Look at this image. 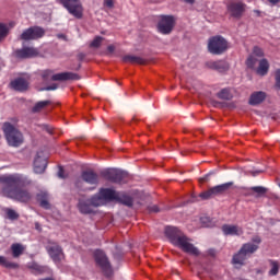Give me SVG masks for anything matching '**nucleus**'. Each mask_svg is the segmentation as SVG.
<instances>
[{"mask_svg":"<svg viewBox=\"0 0 280 280\" xmlns=\"http://www.w3.org/2000/svg\"><path fill=\"white\" fill-rule=\"evenodd\" d=\"M0 185H2L1 194L4 198H10L18 202H30L32 200V192L22 188L32 185V180L23 175H2L0 176Z\"/></svg>","mask_w":280,"mask_h":280,"instance_id":"f257e3e1","label":"nucleus"},{"mask_svg":"<svg viewBox=\"0 0 280 280\" xmlns=\"http://www.w3.org/2000/svg\"><path fill=\"white\" fill-rule=\"evenodd\" d=\"M165 237H167L168 242L183 250V253H187V255H192V257H199L200 250L198 247H195L191 243V238L187 237L180 229L176 226H166L164 230Z\"/></svg>","mask_w":280,"mask_h":280,"instance_id":"f03ea898","label":"nucleus"},{"mask_svg":"<svg viewBox=\"0 0 280 280\" xmlns=\"http://www.w3.org/2000/svg\"><path fill=\"white\" fill-rule=\"evenodd\" d=\"M253 243H244L240 250L233 255L232 264L235 268H242V266H246V260L250 258V256L255 255L257 250H259V244H261V236H253Z\"/></svg>","mask_w":280,"mask_h":280,"instance_id":"7ed1b4c3","label":"nucleus"},{"mask_svg":"<svg viewBox=\"0 0 280 280\" xmlns=\"http://www.w3.org/2000/svg\"><path fill=\"white\" fill-rule=\"evenodd\" d=\"M2 131L4 133L8 144L12 148H19L23 144V133L12 122H3Z\"/></svg>","mask_w":280,"mask_h":280,"instance_id":"20e7f679","label":"nucleus"},{"mask_svg":"<svg viewBox=\"0 0 280 280\" xmlns=\"http://www.w3.org/2000/svg\"><path fill=\"white\" fill-rule=\"evenodd\" d=\"M229 49V42L220 36H213L209 38L208 51L213 56H222Z\"/></svg>","mask_w":280,"mask_h":280,"instance_id":"39448f33","label":"nucleus"},{"mask_svg":"<svg viewBox=\"0 0 280 280\" xmlns=\"http://www.w3.org/2000/svg\"><path fill=\"white\" fill-rule=\"evenodd\" d=\"M61 5L74 16V19H82L84 16V7L81 0H58Z\"/></svg>","mask_w":280,"mask_h":280,"instance_id":"423d86ee","label":"nucleus"},{"mask_svg":"<svg viewBox=\"0 0 280 280\" xmlns=\"http://www.w3.org/2000/svg\"><path fill=\"white\" fill-rule=\"evenodd\" d=\"M101 176H103L105 180H109V183H116L118 185H120V183H127L128 180V173L117 168H107L101 173Z\"/></svg>","mask_w":280,"mask_h":280,"instance_id":"0eeeda50","label":"nucleus"},{"mask_svg":"<svg viewBox=\"0 0 280 280\" xmlns=\"http://www.w3.org/2000/svg\"><path fill=\"white\" fill-rule=\"evenodd\" d=\"M94 259L105 277H113V266L110 260H108V256L103 250H95Z\"/></svg>","mask_w":280,"mask_h":280,"instance_id":"6e6552de","label":"nucleus"},{"mask_svg":"<svg viewBox=\"0 0 280 280\" xmlns=\"http://www.w3.org/2000/svg\"><path fill=\"white\" fill-rule=\"evenodd\" d=\"M226 10L232 19H242L244 12H246V3L242 0H229Z\"/></svg>","mask_w":280,"mask_h":280,"instance_id":"1a4fd4ad","label":"nucleus"},{"mask_svg":"<svg viewBox=\"0 0 280 280\" xmlns=\"http://www.w3.org/2000/svg\"><path fill=\"white\" fill-rule=\"evenodd\" d=\"M45 36V30L40 26H32L22 32L20 40H38Z\"/></svg>","mask_w":280,"mask_h":280,"instance_id":"9d476101","label":"nucleus"},{"mask_svg":"<svg viewBox=\"0 0 280 280\" xmlns=\"http://www.w3.org/2000/svg\"><path fill=\"white\" fill-rule=\"evenodd\" d=\"M46 250L55 264H60L61 259H65V252H62V247L58 243L49 242Z\"/></svg>","mask_w":280,"mask_h":280,"instance_id":"9b49d317","label":"nucleus"},{"mask_svg":"<svg viewBox=\"0 0 280 280\" xmlns=\"http://www.w3.org/2000/svg\"><path fill=\"white\" fill-rule=\"evenodd\" d=\"M173 30H174V16L172 15L162 16L160 22L158 23V32H160V34H172Z\"/></svg>","mask_w":280,"mask_h":280,"instance_id":"f8f14e48","label":"nucleus"},{"mask_svg":"<svg viewBox=\"0 0 280 280\" xmlns=\"http://www.w3.org/2000/svg\"><path fill=\"white\" fill-rule=\"evenodd\" d=\"M93 207H100V202L97 201V197H93L91 200H79L78 209L80 213L84 215H89L93 213Z\"/></svg>","mask_w":280,"mask_h":280,"instance_id":"ddd939ff","label":"nucleus"},{"mask_svg":"<svg viewBox=\"0 0 280 280\" xmlns=\"http://www.w3.org/2000/svg\"><path fill=\"white\" fill-rule=\"evenodd\" d=\"M39 51L38 48L25 46L22 49L15 50V57L21 58L22 60H25L27 58H36L38 56Z\"/></svg>","mask_w":280,"mask_h":280,"instance_id":"4468645a","label":"nucleus"},{"mask_svg":"<svg viewBox=\"0 0 280 280\" xmlns=\"http://www.w3.org/2000/svg\"><path fill=\"white\" fill-rule=\"evenodd\" d=\"M118 194L119 191H115L113 188H101L98 197H96V201L100 203L102 200L117 201Z\"/></svg>","mask_w":280,"mask_h":280,"instance_id":"2eb2a0df","label":"nucleus"},{"mask_svg":"<svg viewBox=\"0 0 280 280\" xmlns=\"http://www.w3.org/2000/svg\"><path fill=\"white\" fill-rule=\"evenodd\" d=\"M81 180L88 185H100V175L94 171H83L81 173Z\"/></svg>","mask_w":280,"mask_h":280,"instance_id":"dca6fc26","label":"nucleus"},{"mask_svg":"<svg viewBox=\"0 0 280 280\" xmlns=\"http://www.w3.org/2000/svg\"><path fill=\"white\" fill-rule=\"evenodd\" d=\"M52 82H67L69 80H80V74L73 72H60L51 75Z\"/></svg>","mask_w":280,"mask_h":280,"instance_id":"f3484780","label":"nucleus"},{"mask_svg":"<svg viewBox=\"0 0 280 280\" xmlns=\"http://www.w3.org/2000/svg\"><path fill=\"white\" fill-rule=\"evenodd\" d=\"M10 86H11V89H13V91L23 93V92L27 91V89H30V83L27 82V80H25L23 78H18L10 82Z\"/></svg>","mask_w":280,"mask_h":280,"instance_id":"a211bd4d","label":"nucleus"},{"mask_svg":"<svg viewBox=\"0 0 280 280\" xmlns=\"http://www.w3.org/2000/svg\"><path fill=\"white\" fill-rule=\"evenodd\" d=\"M208 69H212L213 71H219V73H224V71H229V62L224 60H218V61H208L206 63Z\"/></svg>","mask_w":280,"mask_h":280,"instance_id":"6ab92c4d","label":"nucleus"},{"mask_svg":"<svg viewBox=\"0 0 280 280\" xmlns=\"http://www.w3.org/2000/svg\"><path fill=\"white\" fill-rule=\"evenodd\" d=\"M222 231L224 235L237 236L244 235V230L238 225L224 224L222 225Z\"/></svg>","mask_w":280,"mask_h":280,"instance_id":"aec40b11","label":"nucleus"},{"mask_svg":"<svg viewBox=\"0 0 280 280\" xmlns=\"http://www.w3.org/2000/svg\"><path fill=\"white\" fill-rule=\"evenodd\" d=\"M45 170H47V159L36 155L35 161H34L35 174H44Z\"/></svg>","mask_w":280,"mask_h":280,"instance_id":"412c9836","label":"nucleus"},{"mask_svg":"<svg viewBox=\"0 0 280 280\" xmlns=\"http://www.w3.org/2000/svg\"><path fill=\"white\" fill-rule=\"evenodd\" d=\"M231 187H233V182H228L225 184H221L210 188V191H212V196H220V194H224L225 191H229Z\"/></svg>","mask_w":280,"mask_h":280,"instance_id":"4be33fe9","label":"nucleus"},{"mask_svg":"<svg viewBox=\"0 0 280 280\" xmlns=\"http://www.w3.org/2000/svg\"><path fill=\"white\" fill-rule=\"evenodd\" d=\"M264 100H266V92H254L249 97V104L250 106H257V104H261Z\"/></svg>","mask_w":280,"mask_h":280,"instance_id":"5701e85b","label":"nucleus"},{"mask_svg":"<svg viewBox=\"0 0 280 280\" xmlns=\"http://www.w3.org/2000/svg\"><path fill=\"white\" fill-rule=\"evenodd\" d=\"M122 61L129 62L130 65H145L148 62L145 59L135 55H126L122 57Z\"/></svg>","mask_w":280,"mask_h":280,"instance_id":"b1692460","label":"nucleus"},{"mask_svg":"<svg viewBox=\"0 0 280 280\" xmlns=\"http://www.w3.org/2000/svg\"><path fill=\"white\" fill-rule=\"evenodd\" d=\"M116 202H120V205H125V207H132L135 201L132 200V197L126 195L125 192H118Z\"/></svg>","mask_w":280,"mask_h":280,"instance_id":"393cba45","label":"nucleus"},{"mask_svg":"<svg viewBox=\"0 0 280 280\" xmlns=\"http://www.w3.org/2000/svg\"><path fill=\"white\" fill-rule=\"evenodd\" d=\"M269 69H270V63L268 62V59H261L259 61V66L256 70V73L258 75H268Z\"/></svg>","mask_w":280,"mask_h":280,"instance_id":"a878e982","label":"nucleus"},{"mask_svg":"<svg viewBox=\"0 0 280 280\" xmlns=\"http://www.w3.org/2000/svg\"><path fill=\"white\" fill-rule=\"evenodd\" d=\"M270 270L268 271L269 277H277L279 275L280 264L277 260H269Z\"/></svg>","mask_w":280,"mask_h":280,"instance_id":"bb28decb","label":"nucleus"},{"mask_svg":"<svg viewBox=\"0 0 280 280\" xmlns=\"http://www.w3.org/2000/svg\"><path fill=\"white\" fill-rule=\"evenodd\" d=\"M49 104H51V101H39L33 106L32 113H40V110L49 106Z\"/></svg>","mask_w":280,"mask_h":280,"instance_id":"cd10ccee","label":"nucleus"},{"mask_svg":"<svg viewBox=\"0 0 280 280\" xmlns=\"http://www.w3.org/2000/svg\"><path fill=\"white\" fill-rule=\"evenodd\" d=\"M11 250H12V255L13 257H21V255H23V245L19 244V243H14L11 245Z\"/></svg>","mask_w":280,"mask_h":280,"instance_id":"c85d7f7f","label":"nucleus"},{"mask_svg":"<svg viewBox=\"0 0 280 280\" xmlns=\"http://www.w3.org/2000/svg\"><path fill=\"white\" fill-rule=\"evenodd\" d=\"M217 96L219 97V100H233V94H231V91L229 89H222Z\"/></svg>","mask_w":280,"mask_h":280,"instance_id":"c756f323","label":"nucleus"},{"mask_svg":"<svg viewBox=\"0 0 280 280\" xmlns=\"http://www.w3.org/2000/svg\"><path fill=\"white\" fill-rule=\"evenodd\" d=\"M250 190L257 194L258 198H261V196H266V194L268 192V188L264 186H254L250 188Z\"/></svg>","mask_w":280,"mask_h":280,"instance_id":"7c9ffc66","label":"nucleus"},{"mask_svg":"<svg viewBox=\"0 0 280 280\" xmlns=\"http://www.w3.org/2000/svg\"><path fill=\"white\" fill-rule=\"evenodd\" d=\"M0 266L3 268H16V264L11 262L5 256H0Z\"/></svg>","mask_w":280,"mask_h":280,"instance_id":"2f4dec72","label":"nucleus"},{"mask_svg":"<svg viewBox=\"0 0 280 280\" xmlns=\"http://www.w3.org/2000/svg\"><path fill=\"white\" fill-rule=\"evenodd\" d=\"M104 40V37L96 36L92 43L90 44V47H93L94 49H97L102 46V42Z\"/></svg>","mask_w":280,"mask_h":280,"instance_id":"473e14b6","label":"nucleus"},{"mask_svg":"<svg viewBox=\"0 0 280 280\" xmlns=\"http://www.w3.org/2000/svg\"><path fill=\"white\" fill-rule=\"evenodd\" d=\"M8 25L0 23V40H3L8 36Z\"/></svg>","mask_w":280,"mask_h":280,"instance_id":"72a5a7b5","label":"nucleus"},{"mask_svg":"<svg viewBox=\"0 0 280 280\" xmlns=\"http://www.w3.org/2000/svg\"><path fill=\"white\" fill-rule=\"evenodd\" d=\"M255 65H257V58L254 56H249L246 60V66L248 69H255Z\"/></svg>","mask_w":280,"mask_h":280,"instance_id":"f704fd0d","label":"nucleus"},{"mask_svg":"<svg viewBox=\"0 0 280 280\" xmlns=\"http://www.w3.org/2000/svg\"><path fill=\"white\" fill-rule=\"evenodd\" d=\"M7 217L9 220H19V213L13 209H7Z\"/></svg>","mask_w":280,"mask_h":280,"instance_id":"c9c22d12","label":"nucleus"},{"mask_svg":"<svg viewBox=\"0 0 280 280\" xmlns=\"http://www.w3.org/2000/svg\"><path fill=\"white\" fill-rule=\"evenodd\" d=\"M213 175H215V171H210L203 177L199 178V183H209V180H211V176H213Z\"/></svg>","mask_w":280,"mask_h":280,"instance_id":"e433bc0d","label":"nucleus"},{"mask_svg":"<svg viewBox=\"0 0 280 280\" xmlns=\"http://www.w3.org/2000/svg\"><path fill=\"white\" fill-rule=\"evenodd\" d=\"M253 54L254 56H256L257 58H264V49H261L260 47L258 46H255L253 48Z\"/></svg>","mask_w":280,"mask_h":280,"instance_id":"4c0bfd02","label":"nucleus"},{"mask_svg":"<svg viewBox=\"0 0 280 280\" xmlns=\"http://www.w3.org/2000/svg\"><path fill=\"white\" fill-rule=\"evenodd\" d=\"M199 196L202 198V200H209V198H213V192L210 188L208 191L201 192Z\"/></svg>","mask_w":280,"mask_h":280,"instance_id":"58836bf2","label":"nucleus"},{"mask_svg":"<svg viewBox=\"0 0 280 280\" xmlns=\"http://www.w3.org/2000/svg\"><path fill=\"white\" fill-rule=\"evenodd\" d=\"M39 207H42V209H51V205H49L46 198L39 200Z\"/></svg>","mask_w":280,"mask_h":280,"instance_id":"ea45409f","label":"nucleus"},{"mask_svg":"<svg viewBox=\"0 0 280 280\" xmlns=\"http://www.w3.org/2000/svg\"><path fill=\"white\" fill-rule=\"evenodd\" d=\"M49 75H54V70H44L43 72H42V78H43V80H47V78H49Z\"/></svg>","mask_w":280,"mask_h":280,"instance_id":"a19ab883","label":"nucleus"},{"mask_svg":"<svg viewBox=\"0 0 280 280\" xmlns=\"http://www.w3.org/2000/svg\"><path fill=\"white\" fill-rule=\"evenodd\" d=\"M58 89V84L54 83L51 85H48L46 88H42L40 91H56Z\"/></svg>","mask_w":280,"mask_h":280,"instance_id":"79ce46f5","label":"nucleus"},{"mask_svg":"<svg viewBox=\"0 0 280 280\" xmlns=\"http://www.w3.org/2000/svg\"><path fill=\"white\" fill-rule=\"evenodd\" d=\"M276 89L280 91V69L276 71Z\"/></svg>","mask_w":280,"mask_h":280,"instance_id":"37998d69","label":"nucleus"},{"mask_svg":"<svg viewBox=\"0 0 280 280\" xmlns=\"http://www.w3.org/2000/svg\"><path fill=\"white\" fill-rule=\"evenodd\" d=\"M104 5L109 9L115 8V0H104Z\"/></svg>","mask_w":280,"mask_h":280,"instance_id":"c03bdc74","label":"nucleus"},{"mask_svg":"<svg viewBox=\"0 0 280 280\" xmlns=\"http://www.w3.org/2000/svg\"><path fill=\"white\" fill-rule=\"evenodd\" d=\"M43 128L46 130V132H48V135H54V128L49 125H44Z\"/></svg>","mask_w":280,"mask_h":280,"instance_id":"a18cd8bd","label":"nucleus"},{"mask_svg":"<svg viewBox=\"0 0 280 280\" xmlns=\"http://www.w3.org/2000/svg\"><path fill=\"white\" fill-rule=\"evenodd\" d=\"M57 175L59 178H67V176H65V168H62V166H59Z\"/></svg>","mask_w":280,"mask_h":280,"instance_id":"49530a36","label":"nucleus"},{"mask_svg":"<svg viewBox=\"0 0 280 280\" xmlns=\"http://www.w3.org/2000/svg\"><path fill=\"white\" fill-rule=\"evenodd\" d=\"M32 270H36L37 272H43V267H40L39 265L33 264L31 266Z\"/></svg>","mask_w":280,"mask_h":280,"instance_id":"de8ad7c7","label":"nucleus"},{"mask_svg":"<svg viewBox=\"0 0 280 280\" xmlns=\"http://www.w3.org/2000/svg\"><path fill=\"white\" fill-rule=\"evenodd\" d=\"M149 211L151 213H159V211H161V210L159 209V206H151V207H149Z\"/></svg>","mask_w":280,"mask_h":280,"instance_id":"09e8293b","label":"nucleus"},{"mask_svg":"<svg viewBox=\"0 0 280 280\" xmlns=\"http://www.w3.org/2000/svg\"><path fill=\"white\" fill-rule=\"evenodd\" d=\"M84 58H86V55H84V52H80L78 55V60H80L82 62V60H84Z\"/></svg>","mask_w":280,"mask_h":280,"instance_id":"8fccbe9b","label":"nucleus"},{"mask_svg":"<svg viewBox=\"0 0 280 280\" xmlns=\"http://www.w3.org/2000/svg\"><path fill=\"white\" fill-rule=\"evenodd\" d=\"M74 185L78 189H82V180L81 179H78Z\"/></svg>","mask_w":280,"mask_h":280,"instance_id":"3c124183","label":"nucleus"},{"mask_svg":"<svg viewBox=\"0 0 280 280\" xmlns=\"http://www.w3.org/2000/svg\"><path fill=\"white\" fill-rule=\"evenodd\" d=\"M107 51H109V54H113L115 51V46L114 45L107 46Z\"/></svg>","mask_w":280,"mask_h":280,"instance_id":"603ef678","label":"nucleus"},{"mask_svg":"<svg viewBox=\"0 0 280 280\" xmlns=\"http://www.w3.org/2000/svg\"><path fill=\"white\" fill-rule=\"evenodd\" d=\"M271 5H277V3L280 2V0H268Z\"/></svg>","mask_w":280,"mask_h":280,"instance_id":"864d4df0","label":"nucleus"},{"mask_svg":"<svg viewBox=\"0 0 280 280\" xmlns=\"http://www.w3.org/2000/svg\"><path fill=\"white\" fill-rule=\"evenodd\" d=\"M57 38H63V40H66V39H67V35H65V34H58V35H57Z\"/></svg>","mask_w":280,"mask_h":280,"instance_id":"5fc2aeb1","label":"nucleus"},{"mask_svg":"<svg viewBox=\"0 0 280 280\" xmlns=\"http://www.w3.org/2000/svg\"><path fill=\"white\" fill-rule=\"evenodd\" d=\"M184 1H185V3H190V5H192V3L196 2V0H184Z\"/></svg>","mask_w":280,"mask_h":280,"instance_id":"6e6d98bb","label":"nucleus"},{"mask_svg":"<svg viewBox=\"0 0 280 280\" xmlns=\"http://www.w3.org/2000/svg\"><path fill=\"white\" fill-rule=\"evenodd\" d=\"M262 171H256V172H252L253 176H257V174H261Z\"/></svg>","mask_w":280,"mask_h":280,"instance_id":"4d7b16f0","label":"nucleus"},{"mask_svg":"<svg viewBox=\"0 0 280 280\" xmlns=\"http://www.w3.org/2000/svg\"><path fill=\"white\" fill-rule=\"evenodd\" d=\"M81 67H82V65H79V66H78V68H77V71H78V70H80V69H81Z\"/></svg>","mask_w":280,"mask_h":280,"instance_id":"13d9d810","label":"nucleus"},{"mask_svg":"<svg viewBox=\"0 0 280 280\" xmlns=\"http://www.w3.org/2000/svg\"><path fill=\"white\" fill-rule=\"evenodd\" d=\"M42 280H54V278H46V279H42Z\"/></svg>","mask_w":280,"mask_h":280,"instance_id":"bf43d9fd","label":"nucleus"}]
</instances>
